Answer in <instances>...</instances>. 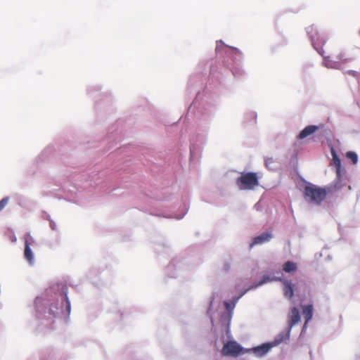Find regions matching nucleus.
<instances>
[{"mask_svg":"<svg viewBox=\"0 0 360 360\" xmlns=\"http://www.w3.org/2000/svg\"><path fill=\"white\" fill-rule=\"evenodd\" d=\"M297 269V264L291 261H288L285 262L283 265V270L286 273H291L295 271Z\"/></svg>","mask_w":360,"mask_h":360,"instance_id":"obj_13","label":"nucleus"},{"mask_svg":"<svg viewBox=\"0 0 360 360\" xmlns=\"http://www.w3.org/2000/svg\"><path fill=\"white\" fill-rule=\"evenodd\" d=\"M272 163H274V160L272 158H268L265 160V165L268 168H271V165Z\"/></svg>","mask_w":360,"mask_h":360,"instance_id":"obj_18","label":"nucleus"},{"mask_svg":"<svg viewBox=\"0 0 360 360\" xmlns=\"http://www.w3.org/2000/svg\"><path fill=\"white\" fill-rule=\"evenodd\" d=\"M64 299H65V303H66V310H67V312L68 314H70V301L68 300L67 294L65 295Z\"/></svg>","mask_w":360,"mask_h":360,"instance_id":"obj_17","label":"nucleus"},{"mask_svg":"<svg viewBox=\"0 0 360 360\" xmlns=\"http://www.w3.org/2000/svg\"><path fill=\"white\" fill-rule=\"evenodd\" d=\"M304 199L316 205H320L326 198L327 191L325 188L308 183L304 188Z\"/></svg>","mask_w":360,"mask_h":360,"instance_id":"obj_2","label":"nucleus"},{"mask_svg":"<svg viewBox=\"0 0 360 360\" xmlns=\"http://www.w3.org/2000/svg\"><path fill=\"white\" fill-rule=\"evenodd\" d=\"M229 265H228V264H227V265H226V270H228V269H229Z\"/></svg>","mask_w":360,"mask_h":360,"instance_id":"obj_22","label":"nucleus"},{"mask_svg":"<svg viewBox=\"0 0 360 360\" xmlns=\"http://www.w3.org/2000/svg\"><path fill=\"white\" fill-rule=\"evenodd\" d=\"M346 156L347 158L350 159L354 164H356L357 162L358 157L356 153L349 151L346 153Z\"/></svg>","mask_w":360,"mask_h":360,"instance_id":"obj_14","label":"nucleus"},{"mask_svg":"<svg viewBox=\"0 0 360 360\" xmlns=\"http://www.w3.org/2000/svg\"><path fill=\"white\" fill-rule=\"evenodd\" d=\"M332 156H333V164L335 167L337 178L340 180L341 178V161L340 159L337 155L336 153L334 150H332Z\"/></svg>","mask_w":360,"mask_h":360,"instance_id":"obj_9","label":"nucleus"},{"mask_svg":"<svg viewBox=\"0 0 360 360\" xmlns=\"http://www.w3.org/2000/svg\"><path fill=\"white\" fill-rule=\"evenodd\" d=\"M9 200L8 197L4 198L0 200V212L6 207Z\"/></svg>","mask_w":360,"mask_h":360,"instance_id":"obj_16","label":"nucleus"},{"mask_svg":"<svg viewBox=\"0 0 360 360\" xmlns=\"http://www.w3.org/2000/svg\"><path fill=\"white\" fill-rule=\"evenodd\" d=\"M307 32L314 47L323 57L325 65L328 68H338V61L344 58L340 50L338 48L331 51L324 50L323 46L326 44V40L313 25L307 27Z\"/></svg>","mask_w":360,"mask_h":360,"instance_id":"obj_1","label":"nucleus"},{"mask_svg":"<svg viewBox=\"0 0 360 360\" xmlns=\"http://www.w3.org/2000/svg\"><path fill=\"white\" fill-rule=\"evenodd\" d=\"M273 278H271L269 276H264L263 278L257 284L255 285V287L263 285L264 283L272 281Z\"/></svg>","mask_w":360,"mask_h":360,"instance_id":"obj_15","label":"nucleus"},{"mask_svg":"<svg viewBox=\"0 0 360 360\" xmlns=\"http://www.w3.org/2000/svg\"><path fill=\"white\" fill-rule=\"evenodd\" d=\"M25 240V250H24V257L25 259L30 264H33L34 263V254L31 249V246L34 245V240L30 235V233H27L24 236Z\"/></svg>","mask_w":360,"mask_h":360,"instance_id":"obj_5","label":"nucleus"},{"mask_svg":"<svg viewBox=\"0 0 360 360\" xmlns=\"http://www.w3.org/2000/svg\"><path fill=\"white\" fill-rule=\"evenodd\" d=\"M283 295L288 300H292L294 296V285L288 280L283 281Z\"/></svg>","mask_w":360,"mask_h":360,"instance_id":"obj_7","label":"nucleus"},{"mask_svg":"<svg viewBox=\"0 0 360 360\" xmlns=\"http://www.w3.org/2000/svg\"><path fill=\"white\" fill-rule=\"evenodd\" d=\"M224 305L227 309L230 307V304L228 302H225Z\"/></svg>","mask_w":360,"mask_h":360,"instance_id":"obj_19","label":"nucleus"},{"mask_svg":"<svg viewBox=\"0 0 360 360\" xmlns=\"http://www.w3.org/2000/svg\"><path fill=\"white\" fill-rule=\"evenodd\" d=\"M242 347L235 341H229L226 343L221 350L224 356H238L242 352Z\"/></svg>","mask_w":360,"mask_h":360,"instance_id":"obj_6","label":"nucleus"},{"mask_svg":"<svg viewBox=\"0 0 360 360\" xmlns=\"http://www.w3.org/2000/svg\"><path fill=\"white\" fill-rule=\"evenodd\" d=\"M302 285L304 286V288L305 289H307V288H308V287H307V283H306L305 282H302Z\"/></svg>","mask_w":360,"mask_h":360,"instance_id":"obj_20","label":"nucleus"},{"mask_svg":"<svg viewBox=\"0 0 360 360\" xmlns=\"http://www.w3.org/2000/svg\"><path fill=\"white\" fill-rule=\"evenodd\" d=\"M236 185L240 190H252L259 185L258 176L255 172L241 173L236 179Z\"/></svg>","mask_w":360,"mask_h":360,"instance_id":"obj_3","label":"nucleus"},{"mask_svg":"<svg viewBox=\"0 0 360 360\" xmlns=\"http://www.w3.org/2000/svg\"><path fill=\"white\" fill-rule=\"evenodd\" d=\"M319 129V127L316 125L307 126L304 129H302L300 131L297 138L299 139H303L309 136V135L314 134V132H316Z\"/></svg>","mask_w":360,"mask_h":360,"instance_id":"obj_8","label":"nucleus"},{"mask_svg":"<svg viewBox=\"0 0 360 360\" xmlns=\"http://www.w3.org/2000/svg\"><path fill=\"white\" fill-rule=\"evenodd\" d=\"M273 345L270 343L263 344L260 346L254 348V352L259 356H262L266 354L269 349L272 347Z\"/></svg>","mask_w":360,"mask_h":360,"instance_id":"obj_11","label":"nucleus"},{"mask_svg":"<svg viewBox=\"0 0 360 360\" xmlns=\"http://www.w3.org/2000/svg\"><path fill=\"white\" fill-rule=\"evenodd\" d=\"M300 321L299 310L296 307H292L288 316L289 329L286 332L280 333L274 340V345H278L290 338V328Z\"/></svg>","mask_w":360,"mask_h":360,"instance_id":"obj_4","label":"nucleus"},{"mask_svg":"<svg viewBox=\"0 0 360 360\" xmlns=\"http://www.w3.org/2000/svg\"><path fill=\"white\" fill-rule=\"evenodd\" d=\"M11 240L12 242H15L16 241V238L15 236H13L12 238H11Z\"/></svg>","mask_w":360,"mask_h":360,"instance_id":"obj_21","label":"nucleus"},{"mask_svg":"<svg viewBox=\"0 0 360 360\" xmlns=\"http://www.w3.org/2000/svg\"><path fill=\"white\" fill-rule=\"evenodd\" d=\"M271 238V235L269 233H263L261 235L255 237L253 242L250 244V248L255 245L262 244L269 241Z\"/></svg>","mask_w":360,"mask_h":360,"instance_id":"obj_10","label":"nucleus"},{"mask_svg":"<svg viewBox=\"0 0 360 360\" xmlns=\"http://www.w3.org/2000/svg\"><path fill=\"white\" fill-rule=\"evenodd\" d=\"M302 313L305 319L304 325H306L312 318L313 305L308 304L302 307Z\"/></svg>","mask_w":360,"mask_h":360,"instance_id":"obj_12","label":"nucleus"}]
</instances>
